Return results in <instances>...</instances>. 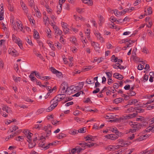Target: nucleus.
Here are the masks:
<instances>
[{"label": "nucleus", "mask_w": 154, "mask_h": 154, "mask_svg": "<svg viewBox=\"0 0 154 154\" xmlns=\"http://www.w3.org/2000/svg\"><path fill=\"white\" fill-rule=\"evenodd\" d=\"M105 73L109 78H110L112 76V73L109 72H106Z\"/></svg>", "instance_id": "63"}, {"label": "nucleus", "mask_w": 154, "mask_h": 154, "mask_svg": "<svg viewBox=\"0 0 154 154\" xmlns=\"http://www.w3.org/2000/svg\"><path fill=\"white\" fill-rule=\"evenodd\" d=\"M148 137V135L145 134L144 135H142L137 138L136 140L138 141H140L146 139V138Z\"/></svg>", "instance_id": "22"}, {"label": "nucleus", "mask_w": 154, "mask_h": 154, "mask_svg": "<svg viewBox=\"0 0 154 154\" xmlns=\"http://www.w3.org/2000/svg\"><path fill=\"white\" fill-rule=\"evenodd\" d=\"M118 143L121 144V145H120V146H121V147H126L128 145H129L130 143V142H128L126 141H124L122 139H119L118 140Z\"/></svg>", "instance_id": "13"}, {"label": "nucleus", "mask_w": 154, "mask_h": 154, "mask_svg": "<svg viewBox=\"0 0 154 154\" xmlns=\"http://www.w3.org/2000/svg\"><path fill=\"white\" fill-rule=\"evenodd\" d=\"M93 129L96 130L100 129L99 126L97 124H95L93 125Z\"/></svg>", "instance_id": "61"}, {"label": "nucleus", "mask_w": 154, "mask_h": 154, "mask_svg": "<svg viewBox=\"0 0 154 154\" xmlns=\"http://www.w3.org/2000/svg\"><path fill=\"white\" fill-rule=\"evenodd\" d=\"M18 129V127L17 126H14L12 127L10 129L11 132H13L15 131Z\"/></svg>", "instance_id": "58"}, {"label": "nucleus", "mask_w": 154, "mask_h": 154, "mask_svg": "<svg viewBox=\"0 0 154 154\" xmlns=\"http://www.w3.org/2000/svg\"><path fill=\"white\" fill-rule=\"evenodd\" d=\"M85 34L86 36L88 39L91 41V39L90 38V30L88 29H87L85 31Z\"/></svg>", "instance_id": "20"}, {"label": "nucleus", "mask_w": 154, "mask_h": 154, "mask_svg": "<svg viewBox=\"0 0 154 154\" xmlns=\"http://www.w3.org/2000/svg\"><path fill=\"white\" fill-rule=\"evenodd\" d=\"M68 86V85L66 82H64L62 83L60 90V91L61 92V93H66V88Z\"/></svg>", "instance_id": "9"}, {"label": "nucleus", "mask_w": 154, "mask_h": 154, "mask_svg": "<svg viewBox=\"0 0 154 154\" xmlns=\"http://www.w3.org/2000/svg\"><path fill=\"white\" fill-rule=\"evenodd\" d=\"M84 3L87 4L88 5H91L93 4V2L91 0H82Z\"/></svg>", "instance_id": "39"}, {"label": "nucleus", "mask_w": 154, "mask_h": 154, "mask_svg": "<svg viewBox=\"0 0 154 154\" xmlns=\"http://www.w3.org/2000/svg\"><path fill=\"white\" fill-rule=\"evenodd\" d=\"M15 136V133H12L10 136H8L5 138V140L8 141V140H10L13 138Z\"/></svg>", "instance_id": "36"}, {"label": "nucleus", "mask_w": 154, "mask_h": 154, "mask_svg": "<svg viewBox=\"0 0 154 154\" xmlns=\"http://www.w3.org/2000/svg\"><path fill=\"white\" fill-rule=\"evenodd\" d=\"M15 139L18 141H23L24 140V138L23 136H19L16 137Z\"/></svg>", "instance_id": "40"}, {"label": "nucleus", "mask_w": 154, "mask_h": 154, "mask_svg": "<svg viewBox=\"0 0 154 154\" xmlns=\"http://www.w3.org/2000/svg\"><path fill=\"white\" fill-rule=\"evenodd\" d=\"M111 12L112 14L114 13L116 16H121L124 15L123 14V11H119L116 9H113Z\"/></svg>", "instance_id": "17"}, {"label": "nucleus", "mask_w": 154, "mask_h": 154, "mask_svg": "<svg viewBox=\"0 0 154 154\" xmlns=\"http://www.w3.org/2000/svg\"><path fill=\"white\" fill-rule=\"evenodd\" d=\"M29 143L28 146L29 148H33L36 145L35 142H29Z\"/></svg>", "instance_id": "49"}, {"label": "nucleus", "mask_w": 154, "mask_h": 154, "mask_svg": "<svg viewBox=\"0 0 154 154\" xmlns=\"http://www.w3.org/2000/svg\"><path fill=\"white\" fill-rule=\"evenodd\" d=\"M10 21L11 23H12V26L14 30H16L17 29V27L16 26L14 20H11Z\"/></svg>", "instance_id": "51"}, {"label": "nucleus", "mask_w": 154, "mask_h": 154, "mask_svg": "<svg viewBox=\"0 0 154 154\" xmlns=\"http://www.w3.org/2000/svg\"><path fill=\"white\" fill-rule=\"evenodd\" d=\"M113 76L119 79H122L123 78V76L117 73H115L113 75Z\"/></svg>", "instance_id": "30"}, {"label": "nucleus", "mask_w": 154, "mask_h": 154, "mask_svg": "<svg viewBox=\"0 0 154 154\" xmlns=\"http://www.w3.org/2000/svg\"><path fill=\"white\" fill-rule=\"evenodd\" d=\"M75 86L72 85L69 87H67L66 88V93L68 95H70L72 94H73L75 92L74 89H75Z\"/></svg>", "instance_id": "10"}, {"label": "nucleus", "mask_w": 154, "mask_h": 154, "mask_svg": "<svg viewBox=\"0 0 154 154\" xmlns=\"http://www.w3.org/2000/svg\"><path fill=\"white\" fill-rule=\"evenodd\" d=\"M137 102V100L136 99L130 100L129 101V103L128 105L125 106V108L128 105H134Z\"/></svg>", "instance_id": "29"}, {"label": "nucleus", "mask_w": 154, "mask_h": 154, "mask_svg": "<svg viewBox=\"0 0 154 154\" xmlns=\"http://www.w3.org/2000/svg\"><path fill=\"white\" fill-rule=\"evenodd\" d=\"M79 145H81L82 147L84 148L82 149L83 150L88 147L87 143L83 142V143H79Z\"/></svg>", "instance_id": "53"}, {"label": "nucleus", "mask_w": 154, "mask_h": 154, "mask_svg": "<svg viewBox=\"0 0 154 154\" xmlns=\"http://www.w3.org/2000/svg\"><path fill=\"white\" fill-rule=\"evenodd\" d=\"M2 109L4 111H6L7 113H9L11 111L9 107L5 105H3L2 107Z\"/></svg>", "instance_id": "24"}, {"label": "nucleus", "mask_w": 154, "mask_h": 154, "mask_svg": "<svg viewBox=\"0 0 154 154\" xmlns=\"http://www.w3.org/2000/svg\"><path fill=\"white\" fill-rule=\"evenodd\" d=\"M19 38L18 37H16L13 34L12 36V39L13 42H15L16 41H17L18 39H19Z\"/></svg>", "instance_id": "62"}, {"label": "nucleus", "mask_w": 154, "mask_h": 154, "mask_svg": "<svg viewBox=\"0 0 154 154\" xmlns=\"http://www.w3.org/2000/svg\"><path fill=\"white\" fill-rule=\"evenodd\" d=\"M118 58L116 57L115 55H112L111 58V60L113 63H116L118 60Z\"/></svg>", "instance_id": "41"}, {"label": "nucleus", "mask_w": 154, "mask_h": 154, "mask_svg": "<svg viewBox=\"0 0 154 154\" xmlns=\"http://www.w3.org/2000/svg\"><path fill=\"white\" fill-rule=\"evenodd\" d=\"M47 43L49 45V47L51 48V50L53 51L55 50V48L54 47V45L53 44V42L50 41L48 40L47 42Z\"/></svg>", "instance_id": "25"}, {"label": "nucleus", "mask_w": 154, "mask_h": 154, "mask_svg": "<svg viewBox=\"0 0 154 154\" xmlns=\"http://www.w3.org/2000/svg\"><path fill=\"white\" fill-rule=\"evenodd\" d=\"M86 128L85 127H84L80 129H79L78 130V133H83L86 132Z\"/></svg>", "instance_id": "50"}, {"label": "nucleus", "mask_w": 154, "mask_h": 154, "mask_svg": "<svg viewBox=\"0 0 154 154\" xmlns=\"http://www.w3.org/2000/svg\"><path fill=\"white\" fill-rule=\"evenodd\" d=\"M123 100V99L119 97L115 99L113 101V102L116 104H118L121 103Z\"/></svg>", "instance_id": "33"}, {"label": "nucleus", "mask_w": 154, "mask_h": 154, "mask_svg": "<svg viewBox=\"0 0 154 154\" xmlns=\"http://www.w3.org/2000/svg\"><path fill=\"white\" fill-rule=\"evenodd\" d=\"M42 125H34V128L35 129H38V130H40V129H42Z\"/></svg>", "instance_id": "59"}, {"label": "nucleus", "mask_w": 154, "mask_h": 154, "mask_svg": "<svg viewBox=\"0 0 154 154\" xmlns=\"http://www.w3.org/2000/svg\"><path fill=\"white\" fill-rule=\"evenodd\" d=\"M69 41L75 45L77 46L78 45V43L77 42V39L75 37H72L70 38Z\"/></svg>", "instance_id": "21"}, {"label": "nucleus", "mask_w": 154, "mask_h": 154, "mask_svg": "<svg viewBox=\"0 0 154 154\" xmlns=\"http://www.w3.org/2000/svg\"><path fill=\"white\" fill-rule=\"evenodd\" d=\"M128 124L132 128L129 130V133H133L137 131L142 127V125L135 122H129Z\"/></svg>", "instance_id": "1"}, {"label": "nucleus", "mask_w": 154, "mask_h": 154, "mask_svg": "<svg viewBox=\"0 0 154 154\" xmlns=\"http://www.w3.org/2000/svg\"><path fill=\"white\" fill-rule=\"evenodd\" d=\"M113 117L114 116L111 113L108 114L105 116V118L106 119H112Z\"/></svg>", "instance_id": "55"}, {"label": "nucleus", "mask_w": 154, "mask_h": 154, "mask_svg": "<svg viewBox=\"0 0 154 154\" xmlns=\"http://www.w3.org/2000/svg\"><path fill=\"white\" fill-rule=\"evenodd\" d=\"M29 77L32 81L33 82L37 80V79L34 76V73H32L29 76Z\"/></svg>", "instance_id": "45"}, {"label": "nucleus", "mask_w": 154, "mask_h": 154, "mask_svg": "<svg viewBox=\"0 0 154 154\" xmlns=\"http://www.w3.org/2000/svg\"><path fill=\"white\" fill-rule=\"evenodd\" d=\"M66 136V135L63 133H60L58 135V137L59 139H61L65 137Z\"/></svg>", "instance_id": "52"}, {"label": "nucleus", "mask_w": 154, "mask_h": 154, "mask_svg": "<svg viewBox=\"0 0 154 154\" xmlns=\"http://www.w3.org/2000/svg\"><path fill=\"white\" fill-rule=\"evenodd\" d=\"M45 109L44 108H41L38 109L36 111V113L37 115L43 113L45 111Z\"/></svg>", "instance_id": "43"}, {"label": "nucleus", "mask_w": 154, "mask_h": 154, "mask_svg": "<svg viewBox=\"0 0 154 154\" xmlns=\"http://www.w3.org/2000/svg\"><path fill=\"white\" fill-rule=\"evenodd\" d=\"M83 111H90V112H91V111H93V112H95L97 110L96 109H95L94 110H92V109H89V107H85V108H84L83 109Z\"/></svg>", "instance_id": "47"}, {"label": "nucleus", "mask_w": 154, "mask_h": 154, "mask_svg": "<svg viewBox=\"0 0 154 154\" xmlns=\"http://www.w3.org/2000/svg\"><path fill=\"white\" fill-rule=\"evenodd\" d=\"M58 103V102L56 100H54V99L51 100L50 101L51 105L46 109V112H49L52 111L57 105Z\"/></svg>", "instance_id": "3"}, {"label": "nucleus", "mask_w": 154, "mask_h": 154, "mask_svg": "<svg viewBox=\"0 0 154 154\" xmlns=\"http://www.w3.org/2000/svg\"><path fill=\"white\" fill-rule=\"evenodd\" d=\"M45 139V137L43 136H42L41 137L40 140L42 141H43L41 142L39 144V146L40 147H42L45 149H47L49 148L51 146H53L55 145V143L52 142L49 143L47 145L45 146V142L44 141Z\"/></svg>", "instance_id": "2"}, {"label": "nucleus", "mask_w": 154, "mask_h": 154, "mask_svg": "<svg viewBox=\"0 0 154 154\" xmlns=\"http://www.w3.org/2000/svg\"><path fill=\"white\" fill-rule=\"evenodd\" d=\"M104 137L107 140H115L118 138L119 137V135L117 134H108L105 135Z\"/></svg>", "instance_id": "7"}, {"label": "nucleus", "mask_w": 154, "mask_h": 154, "mask_svg": "<svg viewBox=\"0 0 154 154\" xmlns=\"http://www.w3.org/2000/svg\"><path fill=\"white\" fill-rule=\"evenodd\" d=\"M23 133L26 137V140L28 142H32V137L33 134L31 133L29 130H25Z\"/></svg>", "instance_id": "5"}, {"label": "nucleus", "mask_w": 154, "mask_h": 154, "mask_svg": "<svg viewBox=\"0 0 154 154\" xmlns=\"http://www.w3.org/2000/svg\"><path fill=\"white\" fill-rule=\"evenodd\" d=\"M78 133V131L74 129L70 131V134L72 135H75Z\"/></svg>", "instance_id": "57"}, {"label": "nucleus", "mask_w": 154, "mask_h": 154, "mask_svg": "<svg viewBox=\"0 0 154 154\" xmlns=\"http://www.w3.org/2000/svg\"><path fill=\"white\" fill-rule=\"evenodd\" d=\"M57 14H59L62 9V5L60 3L57 6Z\"/></svg>", "instance_id": "38"}, {"label": "nucleus", "mask_w": 154, "mask_h": 154, "mask_svg": "<svg viewBox=\"0 0 154 154\" xmlns=\"http://www.w3.org/2000/svg\"><path fill=\"white\" fill-rule=\"evenodd\" d=\"M61 24L63 29L66 28L68 26V25L67 23L63 21L61 22Z\"/></svg>", "instance_id": "54"}, {"label": "nucleus", "mask_w": 154, "mask_h": 154, "mask_svg": "<svg viewBox=\"0 0 154 154\" xmlns=\"http://www.w3.org/2000/svg\"><path fill=\"white\" fill-rule=\"evenodd\" d=\"M65 97L66 95L64 94H59L54 98V100H56L58 102L63 100Z\"/></svg>", "instance_id": "12"}, {"label": "nucleus", "mask_w": 154, "mask_h": 154, "mask_svg": "<svg viewBox=\"0 0 154 154\" xmlns=\"http://www.w3.org/2000/svg\"><path fill=\"white\" fill-rule=\"evenodd\" d=\"M51 71L53 73L56 74V75L59 77H61L62 75L61 72L57 70L53 67L51 68Z\"/></svg>", "instance_id": "14"}, {"label": "nucleus", "mask_w": 154, "mask_h": 154, "mask_svg": "<svg viewBox=\"0 0 154 154\" xmlns=\"http://www.w3.org/2000/svg\"><path fill=\"white\" fill-rule=\"evenodd\" d=\"M91 44L92 46H93L95 51L98 52L100 53V47L99 45V44L97 42H91Z\"/></svg>", "instance_id": "8"}, {"label": "nucleus", "mask_w": 154, "mask_h": 154, "mask_svg": "<svg viewBox=\"0 0 154 154\" xmlns=\"http://www.w3.org/2000/svg\"><path fill=\"white\" fill-rule=\"evenodd\" d=\"M109 131H112V132H113V133L118 134L119 133H121V132H119L118 131V130L117 129V128L116 127H110L109 128Z\"/></svg>", "instance_id": "23"}, {"label": "nucleus", "mask_w": 154, "mask_h": 154, "mask_svg": "<svg viewBox=\"0 0 154 154\" xmlns=\"http://www.w3.org/2000/svg\"><path fill=\"white\" fill-rule=\"evenodd\" d=\"M142 51L144 53L147 54L148 53V51L147 49L145 47H144L142 48Z\"/></svg>", "instance_id": "60"}, {"label": "nucleus", "mask_w": 154, "mask_h": 154, "mask_svg": "<svg viewBox=\"0 0 154 154\" xmlns=\"http://www.w3.org/2000/svg\"><path fill=\"white\" fill-rule=\"evenodd\" d=\"M105 149L109 151H114L113 145H110L107 146L105 147Z\"/></svg>", "instance_id": "37"}, {"label": "nucleus", "mask_w": 154, "mask_h": 154, "mask_svg": "<svg viewBox=\"0 0 154 154\" xmlns=\"http://www.w3.org/2000/svg\"><path fill=\"white\" fill-rule=\"evenodd\" d=\"M136 110L135 108L131 107H130L125 110V112L126 113H129L130 112H134Z\"/></svg>", "instance_id": "26"}, {"label": "nucleus", "mask_w": 154, "mask_h": 154, "mask_svg": "<svg viewBox=\"0 0 154 154\" xmlns=\"http://www.w3.org/2000/svg\"><path fill=\"white\" fill-rule=\"evenodd\" d=\"M9 54L14 57L18 56V52L14 48H10L8 51Z\"/></svg>", "instance_id": "11"}, {"label": "nucleus", "mask_w": 154, "mask_h": 154, "mask_svg": "<svg viewBox=\"0 0 154 154\" xmlns=\"http://www.w3.org/2000/svg\"><path fill=\"white\" fill-rule=\"evenodd\" d=\"M98 18L100 21L99 24L100 26H101L102 24L104 22V19L103 17L101 15L98 16Z\"/></svg>", "instance_id": "27"}, {"label": "nucleus", "mask_w": 154, "mask_h": 154, "mask_svg": "<svg viewBox=\"0 0 154 154\" xmlns=\"http://www.w3.org/2000/svg\"><path fill=\"white\" fill-rule=\"evenodd\" d=\"M33 37L35 39H38L39 38L38 33L35 29L34 30Z\"/></svg>", "instance_id": "32"}, {"label": "nucleus", "mask_w": 154, "mask_h": 154, "mask_svg": "<svg viewBox=\"0 0 154 154\" xmlns=\"http://www.w3.org/2000/svg\"><path fill=\"white\" fill-rule=\"evenodd\" d=\"M55 44L56 46L57 47V48L59 49H60L62 48V45L59 42L55 43Z\"/></svg>", "instance_id": "56"}, {"label": "nucleus", "mask_w": 154, "mask_h": 154, "mask_svg": "<svg viewBox=\"0 0 154 154\" xmlns=\"http://www.w3.org/2000/svg\"><path fill=\"white\" fill-rule=\"evenodd\" d=\"M35 11L36 12V16L38 18L40 17H41V14L39 10H38V9H35Z\"/></svg>", "instance_id": "48"}, {"label": "nucleus", "mask_w": 154, "mask_h": 154, "mask_svg": "<svg viewBox=\"0 0 154 154\" xmlns=\"http://www.w3.org/2000/svg\"><path fill=\"white\" fill-rule=\"evenodd\" d=\"M149 123L150 125L145 129V131L147 132L151 131L154 133V118L149 121Z\"/></svg>", "instance_id": "4"}, {"label": "nucleus", "mask_w": 154, "mask_h": 154, "mask_svg": "<svg viewBox=\"0 0 154 154\" xmlns=\"http://www.w3.org/2000/svg\"><path fill=\"white\" fill-rule=\"evenodd\" d=\"M45 7L46 8V10L48 12V13L50 14H51L52 12V10L51 8L48 5H46Z\"/></svg>", "instance_id": "35"}, {"label": "nucleus", "mask_w": 154, "mask_h": 154, "mask_svg": "<svg viewBox=\"0 0 154 154\" xmlns=\"http://www.w3.org/2000/svg\"><path fill=\"white\" fill-rule=\"evenodd\" d=\"M137 115V114L135 113H134L132 114H129L124 116V118L125 119H132L135 117Z\"/></svg>", "instance_id": "15"}, {"label": "nucleus", "mask_w": 154, "mask_h": 154, "mask_svg": "<svg viewBox=\"0 0 154 154\" xmlns=\"http://www.w3.org/2000/svg\"><path fill=\"white\" fill-rule=\"evenodd\" d=\"M145 14L146 15L151 14L152 13V10L151 7H149L147 9V12L146 10H145Z\"/></svg>", "instance_id": "34"}, {"label": "nucleus", "mask_w": 154, "mask_h": 154, "mask_svg": "<svg viewBox=\"0 0 154 154\" xmlns=\"http://www.w3.org/2000/svg\"><path fill=\"white\" fill-rule=\"evenodd\" d=\"M136 121L143 122L145 121V119L142 116H139L136 119Z\"/></svg>", "instance_id": "42"}, {"label": "nucleus", "mask_w": 154, "mask_h": 154, "mask_svg": "<svg viewBox=\"0 0 154 154\" xmlns=\"http://www.w3.org/2000/svg\"><path fill=\"white\" fill-rule=\"evenodd\" d=\"M20 5L23 11L26 14H28V10L27 7L25 3L23 2H20Z\"/></svg>", "instance_id": "16"}, {"label": "nucleus", "mask_w": 154, "mask_h": 154, "mask_svg": "<svg viewBox=\"0 0 154 154\" xmlns=\"http://www.w3.org/2000/svg\"><path fill=\"white\" fill-rule=\"evenodd\" d=\"M15 42L17 44L21 49H23V48L22 41L20 38L18 39L17 41H16Z\"/></svg>", "instance_id": "31"}, {"label": "nucleus", "mask_w": 154, "mask_h": 154, "mask_svg": "<svg viewBox=\"0 0 154 154\" xmlns=\"http://www.w3.org/2000/svg\"><path fill=\"white\" fill-rule=\"evenodd\" d=\"M13 78L14 81L16 82H20L21 79L20 77H17L14 75L13 76Z\"/></svg>", "instance_id": "46"}, {"label": "nucleus", "mask_w": 154, "mask_h": 154, "mask_svg": "<svg viewBox=\"0 0 154 154\" xmlns=\"http://www.w3.org/2000/svg\"><path fill=\"white\" fill-rule=\"evenodd\" d=\"M47 90L48 91V92L47 94V96H49L51 93L53 91V89H51V87L48 86L47 88Z\"/></svg>", "instance_id": "44"}, {"label": "nucleus", "mask_w": 154, "mask_h": 154, "mask_svg": "<svg viewBox=\"0 0 154 154\" xmlns=\"http://www.w3.org/2000/svg\"><path fill=\"white\" fill-rule=\"evenodd\" d=\"M85 138L86 141H92L94 140V137L90 135H88L86 137H85Z\"/></svg>", "instance_id": "28"}, {"label": "nucleus", "mask_w": 154, "mask_h": 154, "mask_svg": "<svg viewBox=\"0 0 154 154\" xmlns=\"http://www.w3.org/2000/svg\"><path fill=\"white\" fill-rule=\"evenodd\" d=\"M16 22L17 26L18 29L20 31H22L23 30V24L20 21L18 20H16Z\"/></svg>", "instance_id": "18"}, {"label": "nucleus", "mask_w": 154, "mask_h": 154, "mask_svg": "<svg viewBox=\"0 0 154 154\" xmlns=\"http://www.w3.org/2000/svg\"><path fill=\"white\" fill-rule=\"evenodd\" d=\"M94 33L98 40L101 43L105 42V39L102 36L101 34L99 32L96 31L94 32Z\"/></svg>", "instance_id": "6"}, {"label": "nucleus", "mask_w": 154, "mask_h": 154, "mask_svg": "<svg viewBox=\"0 0 154 154\" xmlns=\"http://www.w3.org/2000/svg\"><path fill=\"white\" fill-rule=\"evenodd\" d=\"M136 94V93L134 91H130L128 93V95L130 96H134Z\"/></svg>", "instance_id": "64"}, {"label": "nucleus", "mask_w": 154, "mask_h": 154, "mask_svg": "<svg viewBox=\"0 0 154 154\" xmlns=\"http://www.w3.org/2000/svg\"><path fill=\"white\" fill-rule=\"evenodd\" d=\"M44 17L43 21L45 24L46 25L48 24L49 23V19L48 17L46 15L45 12L43 13Z\"/></svg>", "instance_id": "19"}]
</instances>
